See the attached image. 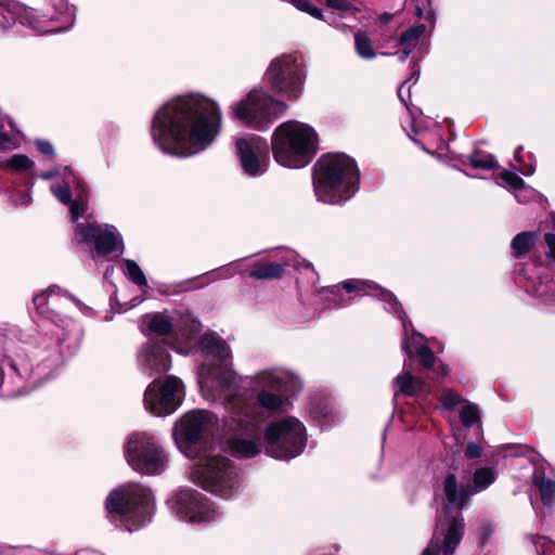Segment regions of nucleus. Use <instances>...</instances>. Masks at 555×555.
Segmentation results:
<instances>
[{
  "mask_svg": "<svg viewBox=\"0 0 555 555\" xmlns=\"http://www.w3.org/2000/svg\"><path fill=\"white\" fill-rule=\"evenodd\" d=\"M40 315L37 330L24 344L22 352L8 363L7 374H15L31 387L50 378L62 361L61 341L65 340L73 321L67 313L80 302L67 293L50 287L33 299Z\"/></svg>",
  "mask_w": 555,
  "mask_h": 555,
  "instance_id": "1",
  "label": "nucleus"
},
{
  "mask_svg": "<svg viewBox=\"0 0 555 555\" xmlns=\"http://www.w3.org/2000/svg\"><path fill=\"white\" fill-rule=\"evenodd\" d=\"M218 104L202 94H188L164 104L154 115L151 135L164 152L189 157L207 149L219 133Z\"/></svg>",
  "mask_w": 555,
  "mask_h": 555,
  "instance_id": "2",
  "label": "nucleus"
},
{
  "mask_svg": "<svg viewBox=\"0 0 555 555\" xmlns=\"http://www.w3.org/2000/svg\"><path fill=\"white\" fill-rule=\"evenodd\" d=\"M199 347L215 361L201 367V391L207 400L222 404L227 411L219 434L220 450L240 459L243 456V389L241 378L231 369V350L214 334L204 335Z\"/></svg>",
  "mask_w": 555,
  "mask_h": 555,
  "instance_id": "3",
  "label": "nucleus"
},
{
  "mask_svg": "<svg viewBox=\"0 0 555 555\" xmlns=\"http://www.w3.org/2000/svg\"><path fill=\"white\" fill-rule=\"evenodd\" d=\"M312 184L317 198L325 204H341L360 188V170L345 153H325L312 167Z\"/></svg>",
  "mask_w": 555,
  "mask_h": 555,
  "instance_id": "4",
  "label": "nucleus"
},
{
  "mask_svg": "<svg viewBox=\"0 0 555 555\" xmlns=\"http://www.w3.org/2000/svg\"><path fill=\"white\" fill-rule=\"evenodd\" d=\"M443 493L447 504L442 515L436 518L431 539L442 548V555H453L465 531L462 509L474 494L469 482L457 485L454 473H448L443 479Z\"/></svg>",
  "mask_w": 555,
  "mask_h": 555,
  "instance_id": "5",
  "label": "nucleus"
},
{
  "mask_svg": "<svg viewBox=\"0 0 555 555\" xmlns=\"http://www.w3.org/2000/svg\"><path fill=\"white\" fill-rule=\"evenodd\" d=\"M318 133L311 126L288 120L275 128L271 150L278 164L299 169L312 162L318 152Z\"/></svg>",
  "mask_w": 555,
  "mask_h": 555,
  "instance_id": "6",
  "label": "nucleus"
},
{
  "mask_svg": "<svg viewBox=\"0 0 555 555\" xmlns=\"http://www.w3.org/2000/svg\"><path fill=\"white\" fill-rule=\"evenodd\" d=\"M105 508L116 526L132 532L152 520V492L139 483L121 485L109 492L105 500Z\"/></svg>",
  "mask_w": 555,
  "mask_h": 555,
  "instance_id": "7",
  "label": "nucleus"
},
{
  "mask_svg": "<svg viewBox=\"0 0 555 555\" xmlns=\"http://www.w3.org/2000/svg\"><path fill=\"white\" fill-rule=\"evenodd\" d=\"M55 13L50 18L39 16L35 10L18 2H0V30H5L18 22L37 34H54L69 29L76 20V9L64 0L54 4Z\"/></svg>",
  "mask_w": 555,
  "mask_h": 555,
  "instance_id": "8",
  "label": "nucleus"
},
{
  "mask_svg": "<svg viewBox=\"0 0 555 555\" xmlns=\"http://www.w3.org/2000/svg\"><path fill=\"white\" fill-rule=\"evenodd\" d=\"M198 462L190 472L191 480L201 486L204 490L229 499L240 487V470L230 459L206 453L197 456Z\"/></svg>",
  "mask_w": 555,
  "mask_h": 555,
  "instance_id": "9",
  "label": "nucleus"
},
{
  "mask_svg": "<svg viewBox=\"0 0 555 555\" xmlns=\"http://www.w3.org/2000/svg\"><path fill=\"white\" fill-rule=\"evenodd\" d=\"M218 417L208 410H193L180 417L173 429L179 450L189 459L206 453L217 428Z\"/></svg>",
  "mask_w": 555,
  "mask_h": 555,
  "instance_id": "10",
  "label": "nucleus"
},
{
  "mask_svg": "<svg viewBox=\"0 0 555 555\" xmlns=\"http://www.w3.org/2000/svg\"><path fill=\"white\" fill-rule=\"evenodd\" d=\"M306 446V427L293 416L270 423L263 433L264 453L276 460L291 461L299 456Z\"/></svg>",
  "mask_w": 555,
  "mask_h": 555,
  "instance_id": "11",
  "label": "nucleus"
},
{
  "mask_svg": "<svg viewBox=\"0 0 555 555\" xmlns=\"http://www.w3.org/2000/svg\"><path fill=\"white\" fill-rule=\"evenodd\" d=\"M306 75L304 64L294 53H283L273 59L263 76L269 89L288 100H296L301 94Z\"/></svg>",
  "mask_w": 555,
  "mask_h": 555,
  "instance_id": "12",
  "label": "nucleus"
},
{
  "mask_svg": "<svg viewBox=\"0 0 555 555\" xmlns=\"http://www.w3.org/2000/svg\"><path fill=\"white\" fill-rule=\"evenodd\" d=\"M125 456L128 464L143 475H158L165 470L167 464L162 447L146 433H134L128 437Z\"/></svg>",
  "mask_w": 555,
  "mask_h": 555,
  "instance_id": "13",
  "label": "nucleus"
},
{
  "mask_svg": "<svg viewBox=\"0 0 555 555\" xmlns=\"http://www.w3.org/2000/svg\"><path fill=\"white\" fill-rule=\"evenodd\" d=\"M140 328L145 334L153 333L162 336V339H166V344L169 339L181 338L185 346L171 345V348L180 353H186L190 348L189 343L199 332L201 324L191 314L182 317L180 323H173L172 319L166 314L156 312L143 315Z\"/></svg>",
  "mask_w": 555,
  "mask_h": 555,
  "instance_id": "14",
  "label": "nucleus"
},
{
  "mask_svg": "<svg viewBox=\"0 0 555 555\" xmlns=\"http://www.w3.org/2000/svg\"><path fill=\"white\" fill-rule=\"evenodd\" d=\"M171 509L185 522L206 525L220 518L215 504L202 492L192 488H181L170 500Z\"/></svg>",
  "mask_w": 555,
  "mask_h": 555,
  "instance_id": "15",
  "label": "nucleus"
},
{
  "mask_svg": "<svg viewBox=\"0 0 555 555\" xmlns=\"http://www.w3.org/2000/svg\"><path fill=\"white\" fill-rule=\"evenodd\" d=\"M286 109L285 102L262 89H254L245 95V127L266 131Z\"/></svg>",
  "mask_w": 555,
  "mask_h": 555,
  "instance_id": "16",
  "label": "nucleus"
},
{
  "mask_svg": "<svg viewBox=\"0 0 555 555\" xmlns=\"http://www.w3.org/2000/svg\"><path fill=\"white\" fill-rule=\"evenodd\" d=\"M184 397V386L181 379L169 375L163 383L152 382L144 393L145 410L155 416L172 414L181 404Z\"/></svg>",
  "mask_w": 555,
  "mask_h": 555,
  "instance_id": "17",
  "label": "nucleus"
},
{
  "mask_svg": "<svg viewBox=\"0 0 555 555\" xmlns=\"http://www.w3.org/2000/svg\"><path fill=\"white\" fill-rule=\"evenodd\" d=\"M74 240L78 244L94 242L99 256L115 253L116 256L124 251V243L120 234L113 225H100L88 218L85 222L77 223Z\"/></svg>",
  "mask_w": 555,
  "mask_h": 555,
  "instance_id": "18",
  "label": "nucleus"
},
{
  "mask_svg": "<svg viewBox=\"0 0 555 555\" xmlns=\"http://www.w3.org/2000/svg\"><path fill=\"white\" fill-rule=\"evenodd\" d=\"M164 345L166 339L151 338L138 350V367L146 376L163 374L171 367L170 356Z\"/></svg>",
  "mask_w": 555,
  "mask_h": 555,
  "instance_id": "19",
  "label": "nucleus"
},
{
  "mask_svg": "<svg viewBox=\"0 0 555 555\" xmlns=\"http://www.w3.org/2000/svg\"><path fill=\"white\" fill-rule=\"evenodd\" d=\"M254 380L262 389L257 395L259 408L268 411L270 414L284 413L287 399L272 391H280L283 388V379L270 371L258 373Z\"/></svg>",
  "mask_w": 555,
  "mask_h": 555,
  "instance_id": "20",
  "label": "nucleus"
},
{
  "mask_svg": "<svg viewBox=\"0 0 555 555\" xmlns=\"http://www.w3.org/2000/svg\"><path fill=\"white\" fill-rule=\"evenodd\" d=\"M269 164L270 146L267 139L255 133H245V175L261 176Z\"/></svg>",
  "mask_w": 555,
  "mask_h": 555,
  "instance_id": "21",
  "label": "nucleus"
},
{
  "mask_svg": "<svg viewBox=\"0 0 555 555\" xmlns=\"http://www.w3.org/2000/svg\"><path fill=\"white\" fill-rule=\"evenodd\" d=\"M62 182H53L50 186L52 194L64 205H69V214L73 221H77L86 211L87 205L79 197L72 199V188L82 189L81 180L68 168H63Z\"/></svg>",
  "mask_w": 555,
  "mask_h": 555,
  "instance_id": "22",
  "label": "nucleus"
},
{
  "mask_svg": "<svg viewBox=\"0 0 555 555\" xmlns=\"http://www.w3.org/2000/svg\"><path fill=\"white\" fill-rule=\"evenodd\" d=\"M393 382L398 386L396 396L403 395L416 400H426L434 392V387L430 383L409 372L399 374Z\"/></svg>",
  "mask_w": 555,
  "mask_h": 555,
  "instance_id": "23",
  "label": "nucleus"
},
{
  "mask_svg": "<svg viewBox=\"0 0 555 555\" xmlns=\"http://www.w3.org/2000/svg\"><path fill=\"white\" fill-rule=\"evenodd\" d=\"M284 272L285 268L281 263L256 261L250 266L248 275L256 280H278Z\"/></svg>",
  "mask_w": 555,
  "mask_h": 555,
  "instance_id": "24",
  "label": "nucleus"
},
{
  "mask_svg": "<svg viewBox=\"0 0 555 555\" xmlns=\"http://www.w3.org/2000/svg\"><path fill=\"white\" fill-rule=\"evenodd\" d=\"M538 233L524 231L515 235L511 242L512 255L515 259L525 257L534 246Z\"/></svg>",
  "mask_w": 555,
  "mask_h": 555,
  "instance_id": "25",
  "label": "nucleus"
},
{
  "mask_svg": "<svg viewBox=\"0 0 555 555\" xmlns=\"http://www.w3.org/2000/svg\"><path fill=\"white\" fill-rule=\"evenodd\" d=\"M373 297L388 304L390 312L396 314L403 323L405 322L406 313L402 304L397 299L392 292L377 284V288H375Z\"/></svg>",
  "mask_w": 555,
  "mask_h": 555,
  "instance_id": "26",
  "label": "nucleus"
},
{
  "mask_svg": "<svg viewBox=\"0 0 555 555\" xmlns=\"http://www.w3.org/2000/svg\"><path fill=\"white\" fill-rule=\"evenodd\" d=\"M469 165L475 169L493 170L499 164L493 154L476 149L467 156Z\"/></svg>",
  "mask_w": 555,
  "mask_h": 555,
  "instance_id": "27",
  "label": "nucleus"
},
{
  "mask_svg": "<svg viewBox=\"0 0 555 555\" xmlns=\"http://www.w3.org/2000/svg\"><path fill=\"white\" fill-rule=\"evenodd\" d=\"M341 288L347 293H357L359 295H370L373 297L377 283L370 280L350 279L341 283Z\"/></svg>",
  "mask_w": 555,
  "mask_h": 555,
  "instance_id": "28",
  "label": "nucleus"
},
{
  "mask_svg": "<svg viewBox=\"0 0 555 555\" xmlns=\"http://www.w3.org/2000/svg\"><path fill=\"white\" fill-rule=\"evenodd\" d=\"M354 48L358 55L362 59L372 60L376 55L372 40L365 31L358 30L354 34Z\"/></svg>",
  "mask_w": 555,
  "mask_h": 555,
  "instance_id": "29",
  "label": "nucleus"
},
{
  "mask_svg": "<svg viewBox=\"0 0 555 555\" xmlns=\"http://www.w3.org/2000/svg\"><path fill=\"white\" fill-rule=\"evenodd\" d=\"M425 29L426 26L424 24H417L408 28L400 35L398 44L402 47H409L414 50L420 40V37L424 34Z\"/></svg>",
  "mask_w": 555,
  "mask_h": 555,
  "instance_id": "30",
  "label": "nucleus"
},
{
  "mask_svg": "<svg viewBox=\"0 0 555 555\" xmlns=\"http://www.w3.org/2000/svg\"><path fill=\"white\" fill-rule=\"evenodd\" d=\"M122 262L125 266L124 272L132 283H134L139 287L147 286L146 278L135 261L131 259H124Z\"/></svg>",
  "mask_w": 555,
  "mask_h": 555,
  "instance_id": "31",
  "label": "nucleus"
},
{
  "mask_svg": "<svg viewBox=\"0 0 555 555\" xmlns=\"http://www.w3.org/2000/svg\"><path fill=\"white\" fill-rule=\"evenodd\" d=\"M495 480L494 472L490 467H481L475 470L473 476V487L474 493L476 489L483 490L487 489L491 483Z\"/></svg>",
  "mask_w": 555,
  "mask_h": 555,
  "instance_id": "32",
  "label": "nucleus"
},
{
  "mask_svg": "<svg viewBox=\"0 0 555 555\" xmlns=\"http://www.w3.org/2000/svg\"><path fill=\"white\" fill-rule=\"evenodd\" d=\"M535 486L539 489L542 503L544 505L551 504L555 496V481L543 476L535 481Z\"/></svg>",
  "mask_w": 555,
  "mask_h": 555,
  "instance_id": "33",
  "label": "nucleus"
},
{
  "mask_svg": "<svg viewBox=\"0 0 555 555\" xmlns=\"http://www.w3.org/2000/svg\"><path fill=\"white\" fill-rule=\"evenodd\" d=\"M416 356L418 359V364L424 370H429V369L434 367V365L437 362V357H436L435 352L430 349L429 346L424 345V344L420 345L416 348Z\"/></svg>",
  "mask_w": 555,
  "mask_h": 555,
  "instance_id": "34",
  "label": "nucleus"
},
{
  "mask_svg": "<svg viewBox=\"0 0 555 555\" xmlns=\"http://www.w3.org/2000/svg\"><path fill=\"white\" fill-rule=\"evenodd\" d=\"M460 421L464 427H472L480 421L478 408L473 403H467L460 411Z\"/></svg>",
  "mask_w": 555,
  "mask_h": 555,
  "instance_id": "35",
  "label": "nucleus"
},
{
  "mask_svg": "<svg viewBox=\"0 0 555 555\" xmlns=\"http://www.w3.org/2000/svg\"><path fill=\"white\" fill-rule=\"evenodd\" d=\"M289 2L299 11L301 12H305L309 15H311L312 17L317 18V20H320V21H325V17H324V14H323V11L315 7L311 0H289Z\"/></svg>",
  "mask_w": 555,
  "mask_h": 555,
  "instance_id": "36",
  "label": "nucleus"
},
{
  "mask_svg": "<svg viewBox=\"0 0 555 555\" xmlns=\"http://www.w3.org/2000/svg\"><path fill=\"white\" fill-rule=\"evenodd\" d=\"M538 555H555V544L544 535H531Z\"/></svg>",
  "mask_w": 555,
  "mask_h": 555,
  "instance_id": "37",
  "label": "nucleus"
},
{
  "mask_svg": "<svg viewBox=\"0 0 555 555\" xmlns=\"http://www.w3.org/2000/svg\"><path fill=\"white\" fill-rule=\"evenodd\" d=\"M441 405L446 410H453L457 404L464 402L461 395L455 392L451 388L443 389L441 397L439 398Z\"/></svg>",
  "mask_w": 555,
  "mask_h": 555,
  "instance_id": "38",
  "label": "nucleus"
},
{
  "mask_svg": "<svg viewBox=\"0 0 555 555\" xmlns=\"http://www.w3.org/2000/svg\"><path fill=\"white\" fill-rule=\"evenodd\" d=\"M33 166L34 162L23 154H15L7 162V167L16 171H24Z\"/></svg>",
  "mask_w": 555,
  "mask_h": 555,
  "instance_id": "39",
  "label": "nucleus"
},
{
  "mask_svg": "<svg viewBox=\"0 0 555 555\" xmlns=\"http://www.w3.org/2000/svg\"><path fill=\"white\" fill-rule=\"evenodd\" d=\"M324 4L326 8L340 13H351L358 11L352 0H324Z\"/></svg>",
  "mask_w": 555,
  "mask_h": 555,
  "instance_id": "40",
  "label": "nucleus"
},
{
  "mask_svg": "<svg viewBox=\"0 0 555 555\" xmlns=\"http://www.w3.org/2000/svg\"><path fill=\"white\" fill-rule=\"evenodd\" d=\"M522 152H524V146L522 145L517 146L514 152V160L518 164L517 170L520 171L524 176L528 177L534 172L535 167L531 163H526L524 160Z\"/></svg>",
  "mask_w": 555,
  "mask_h": 555,
  "instance_id": "41",
  "label": "nucleus"
},
{
  "mask_svg": "<svg viewBox=\"0 0 555 555\" xmlns=\"http://www.w3.org/2000/svg\"><path fill=\"white\" fill-rule=\"evenodd\" d=\"M500 178L513 190H522L525 188L524 179L513 171L504 169L500 172Z\"/></svg>",
  "mask_w": 555,
  "mask_h": 555,
  "instance_id": "42",
  "label": "nucleus"
},
{
  "mask_svg": "<svg viewBox=\"0 0 555 555\" xmlns=\"http://www.w3.org/2000/svg\"><path fill=\"white\" fill-rule=\"evenodd\" d=\"M481 454H482V449L478 443H476L474 441L467 442L466 448H465V456L468 460L479 459L481 456Z\"/></svg>",
  "mask_w": 555,
  "mask_h": 555,
  "instance_id": "43",
  "label": "nucleus"
},
{
  "mask_svg": "<svg viewBox=\"0 0 555 555\" xmlns=\"http://www.w3.org/2000/svg\"><path fill=\"white\" fill-rule=\"evenodd\" d=\"M260 447L254 440L245 439V459H251L260 453Z\"/></svg>",
  "mask_w": 555,
  "mask_h": 555,
  "instance_id": "44",
  "label": "nucleus"
},
{
  "mask_svg": "<svg viewBox=\"0 0 555 555\" xmlns=\"http://www.w3.org/2000/svg\"><path fill=\"white\" fill-rule=\"evenodd\" d=\"M544 242L550 249V251L547 253V257L555 261V233H545Z\"/></svg>",
  "mask_w": 555,
  "mask_h": 555,
  "instance_id": "45",
  "label": "nucleus"
},
{
  "mask_svg": "<svg viewBox=\"0 0 555 555\" xmlns=\"http://www.w3.org/2000/svg\"><path fill=\"white\" fill-rule=\"evenodd\" d=\"M36 145H37V149L40 151V153L48 155V156L54 155V147L51 144V142L46 141V140H37Z\"/></svg>",
  "mask_w": 555,
  "mask_h": 555,
  "instance_id": "46",
  "label": "nucleus"
},
{
  "mask_svg": "<svg viewBox=\"0 0 555 555\" xmlns=\"http://www.w3.org/2000/svg\"><path fill=\"white\" fill-rule=\"evenodd\" d=\"M431 369H433V372L435 373L437 379L443 378L450 372V367L441 361H439V363L437 365H434V367H431Z\"/></svg>",
  "mask_w": 555,
  "mask_h": 555,
  "instance_id": "47",
  "label": "nucleus"
},
{
  "mask_svg": "<svg viewBox=\"0 0 555 555\" xmlns=\"http://www.w3.org/2000/svg\"><path fill=\"white\" fill-rule=\"evenodd\" d=\"M442 554V548L438 543H435L433 539H430L428 545L423 551L422 555H440Z\"/></svg>",
  "mask_w": 555,
  "mask_h": 555,
  "instance_id": "48",
  "label": "nucleus"
},
{
  "mask_svg": "<svg viewBox=\"0 0 555 555\" xmlns=\"http://www.w3.org/2000/svg\"><path fill=\"white\" fill-rule=\"evenodd\" d=\"M39 177L43 180H52V179H56V178L62 179L63 178V169H54V170L43 171L39 175Z\"/></svg>",
  "mask_w": 555,
  "mask_h": 555,
  "instance_id": "49",
  "label": "nucleus"
},
{
  "mask_svg": "<svg viewBox=\"0 0 555 555\" xmlns=\"http://www.w3.org/2000/svg\"><path fill=\"white\" fill-rule=\"evenodd\" d=\"M236 155L241 165L243 166V138L235 139Z\"/></svg>",
  "mask_w": 555,
  "mask_h": 555,
  "instance_id": "50",
  "label": "nucleus"
},
{
  "mask_svg": "<svg viewBox=\"0 0 555 555\" xmlns=\"http://www.w3.org/2000/svg\"><path fill=\"white\" fill-rule=\"evenodd\" d=\"M412 51H413V49H411L409 47H403L402 50L397 52L399 61L402 63L405 62L406 59L409 57V55L412 53Z\"/></svg>",
  "mask_w": 555,
  "mask_h": 555,
  "instance_id": "51",
  "label": "nucleus"
},
{
  "mask_svg": "<svg viewBox=\"0 0 555 555\" xmlns=\"http://www.w3.org/2000/svg\"><path fill=\"white\" fill-rule=\"evenodd\" d=\"M233 114L236 118L243 119V100L238 101L233 107Z\"/></svg>",
  "mask_w": 555,
  "mask_h": 555,
  "instance_id": "52",
  "label": "nucleus"
},
{
  "mask_svg": "<svg viewBox=\"0 0 555 555\" xmlns=\"http://www.w3.org/2000/svg\"><path fill=\"white\" fill-rule=\"evenodd\" d=\"M393 14L391 13H388V12H384L382 13L379 16H378V20L383 23V24H388L392 18H393Z\"/></svg>",
  "mask_w": 555,
  "mask_h": 555,
  "instance_id": "53",
  "label": "nucleus"
},
{
  "mask_svg": "<svg viewBox=\"0 0 555 555\" xmlns=\"http://www.w3.org/2000/svg\"><path fill=\"white\" fill-rule=\"evenodd\" d=\"M418 77H420V70H413V72L411 73V76H410V77H409V78H408V79H406V80H405V81L400 86V88H399V92L401 91V89H402V87L404 86V83H406V82H409V81H411V80H413V79L417 80V79H418Z\"/></svg>",
  "mask_w": 555,
  "mask_h": 555,
  "instance_id": "54",
  "label": "nucleus"
},
{
  "mask_svg": "<svg viewBox=\"0 0 555 555\" xmlns=\"http://www.w3.org/2000/svg\"><path fill=\"white\" fill-rule=\"evenodd\" d=\"M9 143L7 135L0 134V150H4Z\"/></svg>",
  "mask_w": 555,
  "mask_h": 555,
  "instance_id": "55",
  "label": "nucleus"
},
{
  "mask_svg": "<svg viewBox=\"0 0 555 555\" xmlns=\"http://www.w3.org/2000/svg\"><path fill=\"white\" fill-rule=\"evenodd\" d=\"M340 291V286L339 285H334L332 287H327V292L333 294V295H337Z\"/></svg>",
  "mask_w": 555,
  "mask_h": 555,
  "instance_id": "56",
  "label": "nucleus"
},
{
  "mask_svg": "<svg viewBox=\"0 0 555 555\" xmlns=\"http://www.w3.org/2000/svg\"><path fill=\"white\" fill-rule=\"evenodd\" d=\"M403 349L404 351L406 352V354L412 358L413 357V352L408 344V341L405 340L404 344H403Z\"/></svg>",
  "mask_w": 555,
  "mask_h": 555,
  "instance_id": "57",
  "label": "nucleus"
},
{
  "mask_svg": "<svg viewBox=\"0 0 555 555\" xmlns=\"http://www.w3.org/2000/svg\"><path fill=\"white\" fill-rule=\"evenodd\" d=\"M22 203L25 204V205L29 204L30 203V196L28 194H25L23 196V202Z\"/></svg>",
  "mask_w": 555,
  "mask_h": 555,
  "instance_id": "58",
  "label": "nucleus"
},
{
  "mask_svg": "<svg viewBox=\"0 0 555 555\" xmlns=\"http://www.w3.org/2000/svg\"><path fill=\"white\" fill-rule=\"evenodd\" d=\"M230 270H231V268L222 269V273H224V274H230Z\"/></svg>",
  "mask_w": 555,
  "mask_h": 555,
  "instance_id": "59",
  "label": "nucleus"
},
{
  "mask_svg": "<svg viewBox=\"0 0 555 555\" xmlns=\"http://www.w3.org/2000/svg\"><path fill=\"white\" fill-rule=\"evenodd\" d=\"M244 415H245V418L248 416V412H247V403L245 402V412H244Z\"/></svg>",
  "mask_w": 555,
  "mask_h": 555,
  "instance_id": "60",
  "label": "nucleus"
},
{
  "mask_svg": "<svg viewBox=\"0 0 555 555\" xmlns=\"http://www.w3.org/2000/svg\"><path fill=\"white\" fill-rule=\"evenodd\" d=\"M12 392H13V391H11V390H3V391H2V393H3V395H11Z\"/></svg>",
  "mask_w": 555,
  "mask_h": 555,
  "instance_id": "61",
  "label": "nucleus"
},
{
  "mask_svg": "<svg viewBox=\"0 0 555 555\" xmlns=\"http://www.w3.org/2000/svg\"><path fill=\"white\" fill-rule=\"evenodd\" d=\"M417 14H418V16H421V15H422V10H421V8H417Z\"/></svg>",
  "mask_w": 555,
  "mask_h": 555,
  "instance_id": "62",
  "label": "nucleus"
},
{
  "mask_svg": "<svg viewBox=\"0 0 555 555\" xmlns=\"http://www.w3.org/2000/svg\"><path fill=\"white\" fill-rule=\"evenodd\" d=\"M320 413H321V415H322L324 418L327 416V412H324V413H323V412H320Z\"/></svg>",
  "mask_w": 555,
  "mask_h": 555,
  "instance_id": "63",
  "label": "nucleus"
}]
</instances>
